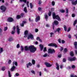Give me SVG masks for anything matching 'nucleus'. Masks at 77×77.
Segmentation results:
<instances>
[{"label":"nucleus","mask_w":77,"mask_h":77,"mask_svg":"<svg viewBox=\"0 0 77 77\" xmlns=\"http://www.w3.org/2000/svg\"><path fill=\"white\" fill-rule=\"evenodd\" d=\"M21 16L20 15H17V19H19V18H21Z\"/></svg>","instance_id":"obj_26"},{"label":"nucleus","mask_w":77,"mask_h":77,"mask_svg":"<svg viewBox=\"0 0 77 77\" xmlns=\"http://www.w3.org/2000/svg\"><path fill=\"white\" fill-rule=\"evenodd\" d=\"M62 57V54H60V55H58V57H59V58H61Z\"/></svg>","instance_id":"obj_55"},{"label":"nucleus","mask_w":77,"mask_h":77,"mask_svg":"<svg viewBox=\"0 0 77 77\" xmlns=\"http://www.w3.org/2000/svg\"><path fill=\"white\" fill-rule=\"evenodd\" d=\"M61 29L60 28H58V29H57V30H56V31H55V32H58V33H59L60 32V30Z\"/></svg>","instance_id":"obj_23"},{"label":"nucleus","mask_w":77,"mask_h":77,"mask_svg":"<svg viewBox=\"0 0 77 77\" xmlns=\"http://www.w3.org/2000/svg\"><path fill=\"white\" fill-rule=\"evenodd\" d=\"M63 62H66V58H63Z\"/></svg>","instance_id":"obj_47"},{"label":"nucleus","mask_w":77,"mask_h":77,"mask_svg":"<svg viewBox=\"0 0 77 77\" xmlns=\"http://www.w3.org/2000/svg\"><path fill=\"white\" fill-rule=\"evenodd\" d=\"M8 74L9 77H11V72H10V71H8Z\"/></svg>","instance_id":"obj_24"},{"label":"nucleus","mask_w":77,"mask_h":77,"mask_svg":"<svg viewBox=\"0 0 77 77\" xmlns=\"http://www.w3.org/2000/svg\"><path fill=\"white\" fill-rule=\"evenodd\" d=\"M54 23L55 25H58L59 24L58 21H54Z\"/></svg>","instance_id":"obj_21"},{"label":"nucleus","mask_w":77,"mask_h":77,"mask_svg":"<svg viewBox=\"0 0 77 77\" xmlns=\"http://www.w3.org/2000/svg\"><path fill=\"white\" fill-rule=\"evenodd\" d=\"M30 38H31V39L33 40L34 39V38L33 37V35H32V34H29L28 37V39H29Z\"/></svg>","instance_id":"obj_7"},{"label":"nucleus","mask_w":77,"mask_h":77,"mask_svg":"<svg viewBox=\"0 0 77 77\" xmlns=\"http://www.w3.org/2000/svg\"><path fill=\"white\" fill-rule=\"evenodd\" d=\"M75 54H77V50H75Z\"/></svg>","instance_id":"obj_64"},{"label":"nucleus","mask_w":77,"mask_h":77,"mask_svg":"<svg viewBox=\"0 0 77 77\" xmlns=\"http://www.w3.org/2000/svg\"><path fill=\"white\" fill-rule=\"evenodd\" d=\"M72 5H76L77 4V0H76L75 2L74 1H72Z\"/></svg>","instance_id":"obj_14"},{"label":"nucleus","mask_w":77,"mask_h":77,"mask_svg":"<svg viewBox=\"0 0 77 77\" xmlns=\"http://www.w3.org/2000/svg\"><path fill=\"white\" fill-rule=\"evenodd\" d=\"M54 8H51V11H54Z\"/></svg>","instance_id":"obj_59"},{"label":"nucleus","mask_w":77,"mask_h":77,"mask_svg":"<svg viewBox=\"0 0 77 77\" xmlns=\"http://www.w3.org/2000/svg\"><path fill=\"white\" fill-rule=\"evenodd\" d=\"M47 55L48 54L47 53H46L43 55V57H47Z\"/></svg>","instance_id":"obj_37"},{"label":"nucleus","mask_w":77,"mask_h":77,"mask_svg":"<svg viewBox=\"0 0 77 77\" xmlns=\"http://www.w3.org/2000/svg\"><path fill=\"white\" fill-rule=\"evenodd\" d=\"M20 46V45L19 44H17V48H19Z\"/></svg>","instance_id":"obj_54"},{"label":"nucleus","mask_w":77,"mask_h":77,"mask_svg":"<svg viewBox=\"0 0 77 77\" xmlns=\"http://www.w3.org/2000/svg\"><path fill=\"white\" fill-rule=\"evenodd\" d=\"M8 63L9 64H11V60H9Z\"/></svg>","instance_id":"obj_56"},{"label":"nucleus","mask_w":77,"mask_h":77,"mask_svg":"<svg viewBox=\"0 0 77 77\" xmlns=\"http://www.w3.org/2000/svg\"><path fill=\"white\" fill-rule=\"evenodd\" d=\"M50 37H52V35H54V33H50Z\"/></svg>","instance_id":"obj_45"},{"label":"nucleus","mask_w":77,"mask_h":77,"mask_svg":"<svg viewBox=\"0 0 77 77\" xmlns=\"http://www.w3.org/2000/svg\"><path fill=\"white\" fill-rule=\"evenodd\" d=\"M16 28H17V34H19L20 33V29H19V26H17V27H16Z\"/></svg>","instance_id":"obj_11"},{"label":"nucleus","mask_w":77,"mask_h":77,"mask_svg":"<svg viewBox=\"0 0 77 77\" xmlns=\"http://www.w3.org/2000/svg\"><path fill=\"white\" fill-rule=\"evenodd\" d=\"M70 29H70V27H69L68 30H67V32H69L70 30Z\"/></svg>","instance_id":"obj_62"},{"label":"nucleus","mask_w":77,"mask_h":77,"mask_svg":"<svg viewBox=\"0 0 77 77\" xmlns=\"http://www.w3.org/2000/svg\"><path fill=\"white\" fill-rule=\"evenodd\" d=\"M70 54L71 55V56H73L74 55L73 52L71 51L70 52Z\"/></svg>","instance_id":"obj_30"},{"label":"nucleus","mask_w":77,"mask_h":77,"mask_svg":"<svg viewBox=\"0 0 77 77\" xmlns=\"http://www.w3.org/2000/svg\"><path fill=\"white\" fill-rule=\"evenodd\" d=\"M7 29H8V27H5L4 29V31H6V30H7Z\"/></svg>","instance_id":"obj_57"},{"label":"nucleus","mask_w":77,"mask_h":77,"mask_svg":"<svg viewBox=\"0 0 77 77\" xmlns=\"http://www.w3.org/2000/svg\"><path fill=\"white\" fill-rule=\"evenodd\" d=\"M20 1L22 2H24V3H26V0H20Z\"/></svg>","instance_id":"obj_34"},{"label":"nucleus","mask_w":77,"mask_h":77,"mask_svg":"<svg viewBox=\"0 0 77 77\" xmlns=\"http://www.w3.org/2000/svg\"><path fill=\"white\" fill-rule=\"evenodd\" d=\"M25 23H26V22L25 21H23L22 23V24L21 25V26L22 27H23L24 26V24Z\"/></svg>","instance_id":"obj_19"},{"label":"nucleus","mask_w":77,"mask_h":77,"mask_svg":"<svg viewBox=\"0 0 77 77\" xmlns=\"http://www.w3.org/2000/svg\"><path fill=\"white\" fill-rule=\"evenodd\" d=\"M39 46L40 48L41 51H42L44 48L43 45H40Z\"/></svg>","instance_id":"obj_15"},{"label":"nucleus","mask_w":77,"mask_h":77,"mask_svg":"<svg viewBox=\"0 0 77 77\" xmlns=\"http://www.w3.org/2000/svg\"><path fill=\"white\" fill-rule=\"evenodd\" d=\"M70 77H75V76L73 75H70Z\"/></svg>","instance_id":"obj_63"},{"label":"nucleus","mask_w":77,"mask_h":77,"mask_svg":"<svg viewBox=\"0 0 77 77\" xmlns=\"http://www.w3.org/2000/svg\"><path fill=\"white\" fill-rule=\"evenodd\" d=\"M77 22V20H76L75 21H74V23H73V25L74 26H75V24H76Z\"/></svg>","instance_id":"obj_31"},{"label":"nucleus","mask_w":77,"mask_h":77,"mask_svg":"<svg viewBox=\"0 0 77 77\" xmlns=\"http://www.w3.org/2000/svg\"><path fill=\"white\" fill-rule=\"evenodd\" d=\"M45 19H46V20L48 18V16L47 15L45 14Z\"/></svg>","instance_id":"obj_41"},{"label":"nucleus","mask_w":77,"mask_h":77,"mask_svg":"<svg viewBox=\"0 0 77 77\" xmlns=\"http://www.w3.org/2000/svg\"><path fill=\"white\" fill-rule=\"evenodd\" d=\"M74 45H75V48L76 49L77 48V42H75L74 43Z\"/></svg>","instance_id":"obj_18"},{"label":"nucleus","mask_w":77,"mask_h":77,"mask_svg":"<svg viewBox=\"0 0 77 77\" xmlns=\"http://www.w3.org/2000/svg\"><path fill=\"white\" fill-rule=\"evenodd\" d=\"M75 66L74 65H73L72 66V69H75Z\"/></svg>","instance_id":"obj_50"},{"label":"nucleus","mask_w":77,"mask_h":77,"mask_svg":"<svg viewBox=\"0 0 77 77\" xmlns=\"http://www.w3.org/2000/svg\"><path fill=\"white\" fill-rule=\"evenodd\" d=\"M64 30H65V31H67V29H66V26L65 25L64 26Z\"/></svg>","instance_id":"obj_32"},{"label":"nucleus","mask_w":77,"mask_h":77,"mask_svg":"<svg viewBox=\"0 0 77 77\" xmlns=\"http://www.w3.org/2000/svg\"><path fill=\"white\" fill-rule=\"evenodd\" d=\"M56 65L57 66L56 69H57V70H59V64H58V63H56Z\"/></svg>","instance_id":"obj_17"},{"label":"nucleus","mask_w":77,"mask_h":77,"mask_svg":"<svg viewBox=\"0 0 77 77\" xmlns=\"http://www.w3.org/2000/svg\"><path fill=\"white\" fill-rule=\"evenodd\" d=\"M42 3V2L41 1H39L38 2V4L41 5Z\"/></svg>","instance_id":"obj_52"},{"label":"nucleus","mask_w":77,"mask_h":77,"mask_svg":"<svg viewBox=\"0 0 77 77\" xmlns=\"http://www.w3.org/2000/svg\"><path fill=\"white\" fill-rule=\"evenodd\" d=\"M26 4H27V6L28 7H29V1H28V2H27Z\"/></svg>","instance_id":"obj_46"},{"label":"nucleus","mask_w":77,"mask_h":77,"mask_svg":"<svg viewBox=\"0 0 77 77\" xmlns=\"http://www.w3.org/2000/svg\"><path fill=\"white\" fill-rule=\"evenodd\" d=\"M47 48L46 47H45L44 48V49H43V51L45 52V51H47Z\"/></svg>","instance_id":"obj_38"},{"label":"nucleus","mask_w":77,"mask_h":77,"mask_svg":"<svg viewBox=\"0 0 77 77\" xmlns=\"http://www.w3.org/2000/svg\"><path fill=\"white\" fill-rule=\"evenodd\" d=\"M5 69V66L4 67H2V70L3 71H4Z\"/></svg>","instance_id":"obj_36"},{"label":"nucleus","mask_w":77,"mask_h":77,"mask_svg":"<svg viewBox=\"0 0 77 77\" xmlns=\"http://www.w3.org/2000/svg\"><path fill=\"white\" fill-rule=\"evenodd\" d=\"M15 29H16V27L15 26H14L13 27V29L14 31V33H15Z\"/></svg>","instance_id":"obj_39"},{"label":"nucleus","mask_w":77,"mask_h":77,"mask_svg":"<svg viewBox=\"0 0 77 77\" xmlns=\"http://www.w3.org/2000/svg\"><path fill=\"white\" fill-rule=\"evenodd\" d=\"M75 15L74 14H72V17H75Z\"/></svg>","instance_id":"obj_60"},{"label":"nucleus","mask_w":77,"mask_h":77,"mask_svg":"<svg viewBox=\"0 0 77 77\" xmlns=\"http://www.w3.org/2000/svg\"><path fill=\"white\" fill-rule=\"evenodd\" d=\"M35 21L36 22H38V21H39L40 20V17L39 16H38V17H37L35 18Z\"/></svg>","instance_id":"obj_12"},{"label":"nucleus","mask_w":77,"mask_h":77,"mask_svg":"<svg viewBox=\"0 0 77 77\" xmlns=\"http://www.w3.org/2000/svg\"><path fill=\"white\" fill-rule=\"evenodd\" d=\"M68 60L70 61H75L76 58L75 57H73V58H72V57H68Z\"/></svg>","instance_id":"obj_6"},{"label":"nucleus","mask_w":77,"mask_h":77,"mask_svg":"<svg viewBox=\"0 0 77 77\" xmlns=\"http://www.w3.org/2000/svg\"><path fill=\"white\" fill-rule=\"evenodd\" d=\"M24 15V13H22V14H21V17H23Z\"/></svg>","instance_id":"obj_51"},{"label":"nucleus","mask_w":77,"mask_h":77,"mask_svg":"<svg viewBox=\"0 0 77 77\" xmlns=\"http://www.w3.org/2000/svg\"><path fill=\"white\" fill-rule=\"evenodd\" d=\"M51 11H49V12L48 14V15L49 16H51Z\"/></svg>","instance_id":"obj_42"},{"label":"nucleus","mask_w":77,"mask_h":77,"mask_svg":"<svg viewBox=\"0 0 77 77\" xmlns=\"http://www.w3.org/2000/svg\"><path fill=\"white\" fill-rule=\"evenodd\" d=\"M7 21L8 22H13L14 21V20L11 17H9L7 19Z\"/></svg>","instance_id":"obj_10"},{"label":"nucleus","mask_w":77,"mask_h":77,"mask_svg":"<svg viewBox=\"0 0 77 77\" xmlns=\"http://www.w3.org/2000/svg\"><path fill=\"white\" fill-rule=\"evenodd\" d=\"M60 12H62V13H63L64 12H65V11L63 9H61L60 10Z\"/></svg>","instance_id":"obj_25"},{"label":"nucleus","mask_w":77,"mask_h":77,"mask_svg":"<svg viewBox=\"0 0 77 77\" xmlns=\"http://www.w3.org/2000/svg\"><path fill=\"white\" fill-rule=\"evenodd\" d=\"M61 42L63 44H64L65 42V40H61Z\"/></svg>","instance_id":"obj_33"},{"label":"nucleus","mask_w":77,"mask_h":77,"mask_svg":"<svg viewBox=\"0 0 77 77\" xmlns=\"http://www.w3.org/2000/svg\"><path fill=\"white\" fill-rule=\"evenodd\" d=\"M24 48L23 47V46H21V51H23Z\"/></svg>","instance_id":"obj_53"},{"label":"nucleus","mask_w":77,"mask_h":77,"mask_svg":"<svg viewBox=\"0 0 77 77\" xmlns=\"http://www.w3.org/2000/svg\"><path fill=\"white\" fill-rule=\"evenodd\" d=\"M35 63V61L34 60H32V63L34 65Z\"/></svg>","instance_id":"obj_43"},{"label":"nucleus","mask_w":77,"mask_h":77,"mask_svg":"<svg viewBox=\"0 0 77 77\" xmlns=\"http://www.w3.org/2000/svg\"><path fill=\"white\" fill-rule=\"evenodd\" d=\"M23 11H24V12H25V13H27V11L26 7H25L23 9Z\"/></svg>","instance_id":"obj_22"},{"label":"nucleus","mask_w":77,"mask_h":77,"mask_svg":"<svg viewBox=\"0 0 77 77\" xmlns=\"http://www.w3.org/2000/svg\"><path fill=\"white\" fill-rule=\"evenodd\" d=\"M25 51H29V49L31 52H35L37 49L36 48H35L33 45H31L28 48L27 46H26L25 47Z\"/></svg>","instance_id":"obj_1"},{"label":"nucleus","mask_w":77,"mask_h":77,"mask_svg":"<svg viewBox=\"0 0 77 77\" xmlns=\"http://www.w3.org/2000/svg\"><path fill=\"white\" fill-rule=\"evenodd\" d=\"M14 39L12 37H11L9 38L8 39L9 41H10V42H11V41H14Z\"/></svg>","instance_id":"obj_20"},{"label":"nucleus","mask_w":77,"mask_h":77,"mask_svg":"<svg viewBox=\"0 0 77 77\" xmlns=\"http://www.w3.org/2000/svg\"><path fill=\"white\" fill-rule=\"evenodd\" d=\"M31 72L32 73L34 74V75L35 74V72L34 70H31Z\"/></svg>","instance_id":"obj_29"},{"label":"nucleus","mask_w":77,"mask_h":77,"mask_svg":"<svg viewBox=\"0 0 77 77\" xmlns=\"http://www.w3.org/2000/svg\"><path fill=\"white\" fill-rule=\"evenodd\" d=\"M11 33L13 35H14V30H13V31H12V32H11Z\"/></svg>","instance_id":"obj_58"},{"label":"nucleus","mask_w":77,"mask_h":77,"mask_svg":"<svg viewBox=\"0 0 77 77\" xmlns=\"http://www.w3.org/2000/svg\"><path fill=\"white\" fill-rule=\"evenodd\" d=\"M68 9H66V14H68Z\"/></svg>","instance_id":"obj_61"},{"label":"nucleus","mask_w":77,"mask_h":77,"mask_svg":"<svg viewBox=\"0 0 77 77\" xmlns=\"http://www.w3.org/2000/svg\"><path fill=\"white\" fill-rule=\"evenodd\" d=\"M35 32H38V29H35Z\"/></svg>","instance_id":"obj_48"},{"label":"nucleus","mask_w":77,"mask_h":77,"mask_svg":"<svg viewBox=\"0 0 77 77\" xmlns=\"http://www.w3.org/2000/svg\"><path fill=\"white\" fill-rule=\"evenodd\" d=\"M15 75L16 76H19L20 75L19 74V73H16L15 74Z\"/></svg>","instance_id":"obj_49"},{"label":"nucleus","mask_w":77,"mask_h":77,"mask_svg":"<svg viewBox=\"0 0 77 77\" xmlns=\"http://www.w3.org/2000/svg\"><path fill=\"white\" fill-rule=\"evenodd\" d=\"M15 65L16 66H18L17 62L14 61L13 63V66L11 69V71H13L15 70V69L16 67L15 66Z\"/></svg>","instance_id":"obj_2"},{"label":"nucleus","mask_w":77,"mask_h":77,"mask_svg":"<svg viewBox=\"0 0 77 77\" xmlns=\"http://www.w3.org/2000/svg\"><path fill=\"white\" fill-rule=\"evenodd\" d=\"M29 66H32V63H29L28 64H27V68H29Z\"/></svg>","instance_id":"obj_16"},{"label":"nucleus","mask_w":77,"mask_h":77,"mask_svg":"<svg viewBox=\"0 0 77 77\" xmlns=\"http://www.w3.org/2000/svg\"><path fill=\"white\" fill-rule=\"evenodd\" d=\"M45 64L46 66L48 67H50L52 66V64H50V63H48V62H45Z\"/></svg>","instance_id":"obj_9"},{"label":"nucleus","mask_w":77,"mask_h":77,"mask_svg":"<svg viewBox=\"0 0 77 77\" xmlns=\"http://www.w3.org/2000/svg\"><path fill=\"white\" fill-rule=\"evenodd\" d=\"M6 8L4 5H2L0 7V9L1 10H2L3 12H5L6 10Z\"/></svg>","instance_id":"obj_5"},{"label":"nucleus","mask_w":77,"mask_h":77,"mask_svg":"<svg viewBox=\"0 0 77 77\" xmlns=\"http://www.w3.org/2000/svg\"><path fill=\"white\" fill-rule=\"evenodd\" d=\"M48 54H53L55 53V50L52 49H49L48 51Z\"/></svg>","instance_id":"obj_4"},{"label":"nucleus","mask_w":77,"mask_h":77,"mask_svg":"<svg viewBox=\"0 0 77 77\" xmlns=\"http://www.w3.org/2000/svg\"><path fill=\"white\" fill-rule=\"evenodd\" d=\"M58 41L59 43H61V39H58Z\"/></svg>","instance_id":"obj_44"},{"label":"nucleus","mask_w":77,"mask_h":77,"mask_svg":"<svg viewBox=\"0 0 77 77\" xmlns=\"http://www.w3.org/2000/svg\"><path fill=\"white\" fill-rule=\"evenodd\" d=\"M3 51V49L2 48H1L0 49V54L2 53Z\"/></svg>","instance_id":"obj_27"},{"label":"nucleus","mask_w":77,"mask_h":77,"mask_svg":"<svg viewBox=\"0 0 77 77\" xmlns=\"http://www.w3.org/2000/svg\"><path fill=\"white\" fill-rule=\"evenodd\" d=\"M67 49L66 48H65L64 50V53H65L67 52Z\"/></svg>","instance_id":"obj_28"},{"label":"nucleus","mask_w":77,"mask_h":77,"mask_svg":"<svg viewBox=\"0 0 77 77\" xmlns=\"http://www.w3.org/2000/svg\"><path fill=\"white\" fill-rule=\"evenodd\" d=\"M52 4L53 6H54V5L55 4V2H54V1H53L52 2Z\"/></svg>","instance_id":"obj_40"},{"label":"nucleus","mask_w":77,"mask_h":77,"mask_svg":"<svg viewBox=\"0 0 77 77\" xmlns=\"http://www.w3.org/2000/svg\"><path fill=\"white\" fill-rule=\"evenodd\" d=\"M30 8L31 9L33 7V5L32 3H30Z\"/></svg>","instance_id":"obj_35"},{"label":"nucleus","mask_w":77,"mask_h":77,"mask_svg":"<svg viewBox=\"0 0 77 77\" xmlns=\"http://www.w3.org/2000/svg\"><path fill=\"white\" fill-rule=\"evenodd\" d=\"M27 34H28V30H26V31H25L24 32V35H25V36H24V37L25 38H26L27 37Z\"/></svg>","instance_id":"obj_13"},{"label":"nucleus","mask_w":77,"mask_h":77,"mask_svg":"<svg viewBox=\"0 0 77 77\" xmlns=\"http://www.w3.org/2000/svg\"><path fill=\"white\" fill-rule=\"evenodd\" d=\"M53 17L54 19H55V18H56V19H57V20L59 21H61V20L60 17H59V15H56V14L54 12L53 13Z\"/></svg>","instance_id":"obj_3"},{"label":"nucleus","mask_w":77,"mask_h":77,"mask_svg":"<svg viewBox=\"0 0 77 77\" xmlns=\"http://www.w3.org/2000/svg\"><path fill=\"white\" fill-rule=\"evenodd\" d=\"M48 45L50 46H54L55 48L57 47V45L56 43H50Z\"/></svg>","instance_id":"obj_8"}]
</instances>
